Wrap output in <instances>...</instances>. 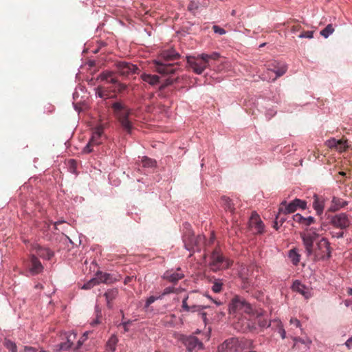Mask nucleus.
Instances as JSON below:
<instances>
[{
	"label": "nucleus",
	"mask_w": 352,
	"mask_h": 352,
	"mask_svg": "<svg viewBox=\"0 0 352 352\" xmlns=\"http://www.w3.org/2000/svg\"><path fill=\"white\" fill-rule=\"evenodd\" d=\"M305 253L307 256H314L315 261L327 260L331 256V248L327 239L323 237L317 243V247L314 249L313 238L309 234H300Z\"/></svg>",
	"instance_id": "f257e3e1"
},
{
	"label": "nucleus",
	"mask_w": 352,
	"mask_h": 352,
	"mask_svg": "<svg viewBox=\"0 0 352 352\" xmlns=\"http://www.w3.org/2000/svg\"><path fill=\"white\" fill-rule=\"evenodd\" d=\"M179 57L180 54L173 48L162 51L159 58L153 61L155 65V70L164 75L175 74L179 69L178 66L167 62L177 60Z\"/></svg>",
	"instance_id": "f03ea898"
},
{
	"label": "nucleus",
	"mask_w": 352,
	"mask_h": 352,
	"mask_svg": "<svg viewBox=\"0 0 352 352\" xmlns=\"http://www.w3.org/2000/svg\"><path fill=\"white\" fill-rule=\"evenodd\" d=\"M111 107L122 129L126 133H131L133 129L132 122L129 119L131 109L120 102H113Z\"/></svg>",
	"instance_id": "7ed1b4c3"
},
{
	"label": "nucleus",
	"mask_w": 352,
	"mask_h": 352,
	"mask_svg": "<svg viewBox=\"0 0 352 352\" xmlns=\"http://www.w3.org/2000/svg\"><path fill=\"white\" fill-rule=\"evenodd\" d=\"M252 345V342L251 340L231 338L225 340L218 346V352H238L246 347H251Z\"/></svg>",
	"instance_id": "20e7f679"
},
{
	"label": "nucleus",
	"mask_w": 352,
	"mask_h": 352,
	"mask_svg": "<svg viewBox=\"0 0 352 352\" xmlns=\"http://www.w3.org/2000/svg\"><path fill=\"white\" fill-rule=\"evenodd\" d=\"M230 314H251L253 313L252 305L243 297L236 295L230 300L228 306Z\"/></svg>",
	"instance_id": "39448f33"
},
{
	"label": "nucleus",
	"mask_w": 352,
	"mask_h": 352,
	"mask_svg": "<svg viewBox=\"0 0 352 352\" xmlns=\"http://www.w3.org/2000/svg\"><path fill=\"white\" fill-rule=\"evenodd\" d=\"M232 265L230 260L225 257L219 249H215L212 251L209 266L213 272L228 269Z\"/></svg>",
	"instance_id": "423d86ee"
},
{
	"label": "nucleus",
	"mask_w": 352,
	"mask_h": 352,
	"mask_svg": "<svg viewBox=\"0 0 352 352\" xmlns=\"http://www.w3.org/2000/svg\"><path fill=\"white\" fill-rule=\"evenodd\" d=\"M329 224L337 229L346 230L352 224L351 217L346 212H340L328 217Z\"/></svg>",
	"instance_id": "0eeeda50"
},
{
	"label": "nucleus",
	"mask_w": 352,
	"mask_h": 352,
	"mask_svg": "<svg viewBox=\"0 0 352 352\" xmlns=\"http://www.w3.org/2000/svg\"><path fill=\"white\" fill-rule=\"evenodd\" d=\"M184 242L185 248L188 251L200 252L205 243V236L201 234L195 236L193 234L185 235Z\"/></svg>",
	"instance_id": "6e6552de"
},
{
	"label": "nucleus",
	"mask_w": 352,
	"mask_h": 352,
	"mask_svg": "<svg viewBox=\"0 0 352 352\" xmlns=\"http://www.w3.org/2000/svg\"><path fill=\"white\" fill-rule=\"evenodd\" d=\"M76 338V333L74 332H69L66 334L67 342H61L59 344L56 346V349L59 352H78V349H79L83 344V342L86 340V338L81 337L80 339L77 342V346L74 349L69 350L72 345L73 344V342L75 340Z\"/></svg>",
	"instance_id": "1a4fd4ad"
},
{
	"label": "nucleus",
	"mask_w": 352,
	"mask_h": 352,
	"mask_svg": "<svg viewBox=\"0 0 352 352\" xmlns=\"http://www.w3.org/2000/svg\"><path fill=\"white\" fill-rule=\"evenodd\" d=\"M306 207L307 202L300 199H294L288 204H287V201L284 200L280 203L278 208L279 214L293 213L296 211L298 208L305 209Z\"/></svg>",
	"instance_id": "9d476101"
},
{
	"label": "nucleus",
	"mask_w": 352,
	"mask_h": 352,
	"mask_svg": "<svg viewBox=\"0 0 352 352\" xmlns=\"http://www.w3.org/2000/svg\"><path fill=\"white\" fill-rule=\"evenodd\" d=\"M187 63L192 71L199 75L210 66L206 60L201 58L200 54L196 56H188Z\"/></svg>",
	"instance_id": "9b49d317"
},
{
	"label": "nucleus",
	"mask_w": 352,
	"mask_h": 352,
	"mask_svg": "<svg viewBox=\"0 0 352 352\" xmlns=\"http://www.w3.org/2000/svg\"><path fill=\"white\" fill-rule=\"evenodd\" d=\"M180 340L188 352L204 349V344L195 336H182Z\"/></svg>",
	"instance_id": "f8f14e48"
},
{
	"label": "nucleus",
	"mask_w": 352,
	"mask_h": 352,
	"mask_svg": "<svg viewBox=\"0 0 352 352\" xmlns=\"http://www.w3.org/2000/svg\"><path fill=\"white\" fill-rule=\"evenodd\" d=\"M249 227L254 234H262L265 230L264 223L256 212H253L250 217Z\"/></svg>",
	"instance_id": "ddd939ff"
},
{
	"label": "nucleus",
	"mask_w": 352,
	"mask_h": 352,
	"mask_svg": "<svg viewBox=\"0 0 352 352\" xmlns=\"http://www.w3.org/2000/svg\"><path fill=\"white\" fill-rule=\"evenodd\" d=\"M287 69V67L285 63H280L274 62V65L273 67L267 69V73L272 72L276 74V76L274 78H272V80L273 81H274L277 78L280 77L283 75H284L286 73ZM261 78L263 80H268L269 81L271 80V78L267 77L266 76V74H265V73L262 74Z\"/></svg>",
	"instance_id": "4468645a"
},
{
	"label": "nucleus",
	"mask_w": 352,
	"mask_h": 352,
	"mask_svg": "<svg viewBox=\"0 0 352 352\" xmlns=\"http://www.w3.org/2000/svg\"><path fill=\"white\" fill-rule=\"evenodd\" d=\"M292 289L300 294L305 299H309L312 296L311 289L302 284L299 280L294 281Z\"/></svg>",
	"instance_id": "2eb2a0df"
},
{
	"label": "nucleus",
	"mask_w": 352,
	"mask_h": 352,
	"mask_svg": "<svg viewBox=\"0 0 352 352\" xmlns=\"http://www.w3.org/2000/svg\"><path fill=\"white\" fill-rule=\"evenodd\" d=\"M184 277V274L182 271L181 268L178 267L176 271L167 270L166 271L163 276L162 278L168 280L170 283H176L179 280L182 279Z\"/></svg>",
	"instance_id": "dca6fc26"
},
{
	"label": "nucleus",
	"mask_w": 352,
	"mask_h": 352,
	"mask_svg": "<svg viewBox=\"0 0 352 352\" xmlns=\"http://www.w3.org/2000/svg\"><path fill=\"white\" fill-rule=\"evenodd\" d=\"M117 67L120 74L124 76L135 74L138 70V67L135 65L127 62H119L117 64Z\"/></svg>",
	"instance_id": "f3484780"
},
{
	"label": "nucleus",
	"mask_w": 352,
	"mask_h": 352,
	"mask_svg": "<svg viewBox=\"0 0 352 352\" xmlns=\"http://www.w3.org/2000/svg\"><path fill=\"white\" fill-rule=\"evenodd\" d=\"M349 204L347 201L343 200L339 197L333 196L332 197L330 206L327 211L330 212H336L342 208H344Z\"/></svg>",
	"instance_id": "a211bd4d"
},
{
	"label": "nucleus",
	"mask_w": 352,
	"mask_h": 352,
	"mask_svg": "<svg viewBox=\"0 0 352 352\" xmlns=\"http://www.w3.org/2000/svg\"><path fill=\"white\" fill-rule=\"evenodd\" d=\"M253 267L249 266L248 267H242L239 272V276L243 283V288L247 289L251 285V278L252 274H249V272L252 271Z\"/></svg>",
	"instance_id": "6ab92c4d"
},
{
	"label": "nucleus",
	"mask_w": 352,
	"mask_h": 352,
	"mask_svg": "<svg viewBox=\"0 0 352 352\" xmlns=\"http://www.w3.org/2000/svg\"><path fill=\"white\" fill-rule=\"evenodd\" d=\"M313 199V208L318 215H321L324 211L325 199L324 197H320L316 194L314 195Z\"/></svg>",
	"instance_id": "aec40b11"
},
{
	"label": "nucleus",
	"mask_w": 352,
	"mask_h": 352,
	"mask_svg": "<svg viewBox=\"0 0 352 352\" xmlns=\"http://www.w3.org/2000/svg\"><path fill=\"white\" fill-rule=\"evenodd\" d=\"M43 270V267L40 261L36 256L32 255L30 258V273L32 275H36L41 273Z\"/></svg>",
	"instance_id": "412c9836"
},
{
	"label": "nucleus",
	"mask_w": 352,
	"mask_h": 352,
	"mask_svg": "<svg viewBox=\"0 0 352 352\" xmlns=\"http://www.w3.org/2000/svg\"><path fill=\"white\" fill-rule=\"evenodd\" d=\"M188 299V296H186L182 300V309L186 312H191V313L198 312V313H199L201 311H203L204 309L206 308V306L197 305L189 306L187 303Z\"/></svg>",
	"instance_id": "4be33fe9"
},
{
	"label": "nucleus",
	"mask_w": 352,
	"mask_h": 352,
	"mask_svg": "<svg viewBox=\"0 0 352 352\" xmlns=\"http://www.w3.org/2000/svg\"><path fill=\"white\" fill-rule=\"evenodd\" d=\"M33 248L37 255L44 259L50 260L54 256V252L49 248L41 247L38 244L34 245Z\"/></svg>",
	"instance_id": "5701e85b"
},
{
	"label": "nucleus",
	"mask_w": 352,
	"mask_h": 352,
	"mask_svg": "<svg viewBox=\"0 0 352 352\" xmlns=\"http://www.w3.org/2000/svg\"><path fill=\"white\" fill-rule=\"evenodd\" d=\"M103 134V126L102 125L97 126L94 128L92 135L89 140L91 143L98 145L101 143L100 138Z\"/></svg>",
	"instance_id": "b1692460"
},
{
	"label": "nucleus",
	"mask_w": 352,
	"mask_h": 352,
	"mask_svg": "<svg viewBox=\"0 0 352 352\" xmlns=\"http://www.w3.org/2000/svg\"><path fill=\"white\" fill-rule=\"evenodd\" d=\"M98 79L106 81L107 83H117V79L113 76V73L111 71H104L98 76Z\"/></svg>",
	"instance_id": "393cba45"
},
{
	"label": "nucleus",
	"mask_w": 352,
	"mask_h": 352,
	"mask_svg": "<svg viewBox=\"0 0 352 352\" xmlns=\"http://www.w3.org/2000/svg\"><path fill=\"white\" fill-rule=\"evenodd\" d=\"M118 291L117 289H111L107 290L104 296L105 297L107 305L109 308L112 307L111 302L114 300L118 296Z\"/></svg>",
	"instance_id": "a878e982"
},
{
	"label": "nucleus",
	"mask_w": 352,
	"mask_h": 352,
	"mask_svg": "<svg viewBox=\"0 0 352 352\" xmlns=\"http://www.w3.org/2000/svg\"><path fill=\"white\" fill-rule=\"evenodd\" d=\"M96 278L98 279V283H111L113 282V279L111 275L109 273H103L102 272L98 271L96 274Z\"/></svg>",
	"instance_id": "bb28decb"
},
{
	"label": "nucleus",
	"mask_w": 352,
	"mask_h": 352,
	"mask_svg": "<svg viewBox=\"0 0 352 352\" xmlns=\"http://www.w3.org/2000/svg\"><path fill=\"white\" fill-rule=\"evenodd\" d=\"M141 78L143 81L148 83L151 85H155L160 82V78L157 75L142 74L141 75Z\"/></svg>",
	"instance_id": "cd10ccee"
},
{
	"label": "nucleus",
	"mask_w": 352,
	"mask_h": 352,
	"mask_svg": "<svg viewBox=\"0 0 352 352\" xmlns=\"http://www.w3.org/2000/svg\"><path fill=\"white\" fill-rule=\"evenodd\" d=\"M222 206H223L224 209L227 211L230 212L231 213H233L234 211V204L232 201L227 197H222Z\"/></svg>",
	"instance_id": "c85d7f7f"
},
{
	"label": "nucleus",
	"mask_w": 352,
	"mask_h": 352,
	"mask_svg": "<svg viewBox=\"0 0 352 352\" xmlns=\"http://www.w3.org/2000/svg\"><path fill=\"white\" fill-rule=\"evenodd\" d=\"M288 257L290 258L294 265H297L300 262V255L296 249H292L288 252Z\"/></svg>",
	"instance_id": "c756f323"
},
{
	"label": "nucleus",
	"mask_w": 352,
	"mask_h": 352,
	"mask_svg": "<svg viewBox=\"0 0 352 352\" xmlns=\"http://www.w3.org/2000/svg\"><path fill=\"white\" fill-rule=\"evenodd\" d=\"M200 57L204 60H206L210 65V62L212 60H217L220 57V54L218 52H212V54H208L205 53L200 54Z\"/></svg>",
	"instance_id": "7c9ffc66"
},
{
	"label": "nucleus",
	"mask_w": 352,
	"mask_h": 352,
	"mask_svg": "<svg viewBox=\"0 0 352 352\" xmlns=\"http://www.w3.org/2000/svg\"><path fill=\"white\" fill-rule=\"evenodd\" d=\"M141 163L143 167L153 168L156 166V161L144 156L141 160Z\"/></svg>",
	"instance_id": "2f4dec72"
},
{
	"label": "nucleus",
	"mask_w": 352,
	"mask_h": 352,
	"mask_svg": "<svg viewBox=\"0 0 352 352\" xmlns=\"http://www.w3.org/2000/svg\"><path fill=\"white\" fill-rule=\"evenodd\" d=\"M293 340L294 341L295 343H301L302 344H305L307 346V349H310V345L312 343L311 340L308 337L305 338H300V337H295V338H294Z\"/></svg>",
	"instance_id": "473e14b6"
},
{
	"label": "nucleus",
	"mask_w": 352,
	"mask_h": 352,
	"mask_svg": "<svg viewBox=\"0 0 352 352\" xmlns=\"http://www.w3.org/2000/svg\"><path fill=\"white\" fill-rule=\"evenodd\" d=\"M5 347L11 352H17V346L15 342L10 340L5 339L3 341Z\"/></svg>",
	"instance_id": "72a5a7b5"
},
{
	"label": "nucleus",
	"mask_w": 352,
	"mask_h": 352,
	"mask_svg": "<svg viewBox=\"0 0 352 352\" xmlns=\"http://www.w3.org/2000/svg\"><path fill=\"white\" fill-rule=\"evenodd\" d=\"M98 279L96 278V276L94 278H92L89 281L85 283L81 288L82 289H90L91 288L94 287L95 285H98Z\"/></svg>",
	"instance_id": "f704fd0d"
},
{
	"label": "nucleus",
	"mask_w": 352,
	"mask_h": 352,
	"mask_svg": "<svg viewBox=\"0 0 352 352\" xmlns=\"http://www.w3.org/2000/svg\"><path fill=\"white\" fill-rule=\"evenodd\" d=\"M334 31L331 24H329L320 32V34L325 38H328Z\"/></svg>",
	"instance_id": "c9c22d12"
},
{
	"label": "nucleus",
	"mask_w": 352,
	"mask_h": 352,
	"mask_svg": "<svg viewBox=\"0 0 352 352\" xmlns=\"http://www.w3.org/2000/svg\"><path fill=\"white\" fill-rule=\"evenodd\" d=\"M162 296H160V295L149 296L146 300V302L144 305V309H147L149 307V306L152 303H153L155 301H156L157 300H162Z\"/></svg>",
	"instance_id": "e433bc0d"
},
{
	"label": "nucleus",
	"mask_w": 352,
	"mask_h": 352,
	"mask_svg": "<svg viewBox=\"0 0 352 352\" xmlns=\"http://www.w3.org/2000/svg\"><path fill=\"white\" fill-rule=\"evenodd\" d=\"M118 342V338L116 336H111L107 342V347L111 351H114L116 350V346Z\"/></svg>",
	"instance_id": "4c0bfd02"
},
{
	"label": "nucleus",
	"mask_w": 352,
	"mask_h": 352,
	"mask_svg": "<svg viewBox=\"0 0 352 352\" xmlns=\"http://www.w3.org/2000/svg\"><path fill=\"white\" fill-rule=\"evenodd\" d=\"M223 283L221 280H215L212 286V290L214 293H219L222 289Z\"/></svg>",
	"instance_id": "58836bf2"
},
{
	"label": "nucleus",
	"mask_w": 352,
	"mask_h": 352,
	"mask_svg": "<svg viewBox=\"0 0 352 352\" xmlns=\"http://www.w3.org/2000/svg\"><path fill=\"white\" fill-rule=\"evenodd\" d=\"M326 145L332 148H336L339 145V140H336L335 138H331L326 141L325 142Z\"/></svg>",
	"instance_id": "ea45409f"
},
{
	"label": "nucleus",
	"mask_w": 352,
	"mask_h": 352,
	"mask_svg": "<svg viewBox=\"0 0 352 352\" xmlns=\"http://www.w3.org/2000/svg\"><path fill=\"white\" fill-rule=\"evenodd\" d=\"M274 322H277V325L278 326V333H280L281 338L285 339L286 337V332L283 328L282 322L280 320H274Z\"/></svg>",
	"instance_id": "a19ab883"
},
{
	"label": "nucleus",
	"mask_w": 352,
	"mask_h": 352,
	"mask_svg": "<svg viewBox=\"0 0 352 352\" xmlns=\"http://www.w3.org/2000/svg\"><path fill=\"white\" fill-rule=\"evenodd\" d=\"M330 234L332 238L342 239L344 236V230H340L339 231H331Z\"/></svg>",
	"instance_id": "79ce46f5"
},
{
	"label": "nucleus",
	"mask_w": 352,
	"mask_h": 352,
	"mask_svg": "<svg viewBox=\"0 0 352 352\" xmlns=\"http://www.w3.org/2000/svg\"><path fill=\"white\" fill-rule=\"evenodd\" d=\"M315 221H316V219L314 217L309 216V217L305 218V221H304L302 226L308 227V226H311V224L314 223Z\"/></svg>",
	"instance_id": "37998d69"
},
{
	"label": "nucleus",
	"mask_w": 352,
	"mask_h": 352,
	"mask_svg": "<svg viewBox=\"0 0 352 352\" xmlns=\"http://www.w3.org/2000/svg\"><path fill=\"white\" fill-rule=\"evenodd\" d=\"M305 218L303 216H302L299 213H296V214L293 215L292 219L294 221L299 223L302 226L303 225Z\"/></svg>",
	"instance_id": "c03bdc74"
},
{
	"label": "nucleus",
	"mask_w": 352,
	"mask_h": 352,
	"mask_svg": "<svg viewBox=\"0 0 352 352\" xmlns=\"http://www.w3.org/2000/svg\"><path fill=\"white\" fill-rule=\"evenodd\" d=\"M175 292V289L174 287H167L163 290L162 294H160V295L162 296V298H163L165 296L172 294V293H174Z\"/></svg>",
	"instance_id": "a18cd8bd"
},
{
	"label": "nucleus",
	"mask_w": 352,
	"mask_h": 352,
	"mask_svg": "<svg viewBox=\"0 0 352 352\" xmlns=\"http://www.w3.org/2000/svg\"><path fill=\"white\" fill-rule=\"evenodd\" d=\"M348 145L346 141L339 140V145L336 147V149L340 152L344 151L347 148Z\"/></svg>",
	"instance_id": "49530a36"
},
{
	"label": "nucleus",
	"mask_w": 352,
	"mask_h": 352,
	"mask_svg": "<svg viewBox=\"0 0 352 352\" xmlns=\"http://www.w3.org/2000/svg\"><path fill=\"white\" fill-rule=\"evenodd\" d=\"M299 38H312L314 37V32L313 31H306L302 32L299 36Z\"/></svg>",
	"instance_id": "de8ad7c7"
},
{
	"label": "nucleus",
	"mask_w": 352,
	"mask_h": 352,
	"mask_svg": "<svg viewBox=\"0 0 352 352\" xmlns=\"http://www.w3.org/2000/svg\"><path fill=\"white\" fill-rule=\"evenodd\" d=\"M113 85H115L116 88L118 92H122L126 89V85L125 84L118 82V80L117 83H113Z\"/></svg>",
	"instance_id": "09e8293b"
},
{
	"label": "nucleus",
	"mask_w": 352,
	"mask_h": 352,
	"mask_svg": "<svg viewBox=\"0 0 352 352\" xmlns=\"http://www.w3.org/2000/svg\"><path fill=\"white\" fill-rule=\"evenodd\" d=\"M212 28H213L214 32L216 34H219L220 35H223L226 33V30L223 28H221L218 25H213Z\"/></svg>",
	"instance_id": "8fccbe9b"
},
{
	"label": "nucleus",
	"mask_w": 352,
	"mask_h": 352,
	"mask_svg": "<svg viewBox=\"0 0 352 352\" xmlns=\"http://www.w3.org/2000/svg\"><path fill=\"white\" fill-rule=\"evenodd\" d=\"M94 145L95 144L94 143H91V141H89V142L87 144V145L84 147V148L82 150L83 153H91L93 151L91 147Z\"/></svg>",
	"instance_id": "3c124183"
},
{
	"label": "nucleus",
	"mask_w": 352,
	"mask_h": 352,
	"mask_svg": "<svg viewBox=\"0 0 352 352\" xmlns=\"http://www.w3.org/2000/svg\"><path fill=\"white\" fill-rule=\"evenodd\" d=\"M289 322L291 324L294 325L296 327L301 328L300 321L296 318H292L289 320Z\"/></svg>",
	"instance_id": "603ef678"
},
{
	"label": "nucleus",
	"mask_w": 352,
	"mask_h": 352,
	"mask_svg": "<svg viewBox=\"0 0 352 352\" xmlns=\"http://www.w3.org/2000/svg\"><path fill=\"white\" fill-rule=\"evenodd\" d=\"M199 8V3L197 0H192L190 2L188 8L190 10H196Z\"/></svg>",
	"instance_id": "864d4df0"
},
{
	"label": "nucleus",
	"mask_w": 352,
	"mask_h": 352,
	"mask_svg": "<svg viewBox=\"0 0 352 352\" xmlns=\"http://www.w3.org/2000/svg\"><path fill=\"white\" fill-rule=\"evenodd\" d=\"M24 351L25 352H46L43 349H41L39 351H38V349H36V348H34V347H32V346H25L24 347Z\"/></svg>",
	"instance_id": "5fc2aeb1"
},
{
	"label": "nucleus",
	"mask_w": 352,
	"mask_h": 352,
	"mask_svg": "<svg viewBox=\"0 0 352 352\" xmlns=\"http://www.w3.org/2000/svg\"><path fill=\"white\" fill-rule=\"evenodd\" d=\"M304 234H309L313 238V240H314V241L318 236V234L315 231H311V229H310V230L308 232L304 233Z\"/></svg>",
	"instance_id": "6e6d98bb"
},
{
	"label": "nucleus",
	"mask_w": 352,
	"mask_h": 352,
	"mask_svg": "<svg viewBox=\"0 0 352 352\" xmlns=\"http://www.w3.org/2000/svg\"><path fill=\"white\" fill-rule=\"evenodd\" d=\"M176 80H177V78L173 79L170 78H168L167 79H166L164 82L166 85V86H168V85L173 84Z\"/></svg>",
	"instance_id": "4d7b16f0"
},
{
	"label": "nucleus",
	"mask_w": 352,
	"mask_h": 352,
	"mask_svg": "<svg viewBox=\"0 0 352 352\" xmlns=\"http://www.w3.org/2000/svg\"><path fill=\"white\" fill-rule=\"evenodd\" d=\"M199 314L201 317V319L203 320L205 324H206V321H207V314L206 312H204V311H201L199 312Z\"/></svg>",
	"instance_id": "13d9d810"
},
{
	"label": "nucleus",
	"mask_w": 352,
	"mask_h": 352,
	"mask_svg": "<svg viewBox=\"0 0 352 352\" xmlns=\"http://www.w3.org/2000/svg\"><path fill=\"white\" fill-rule=\"evenodd\" d=\"M280 214H279V212L278 213V214H276V220L274 221V228L276 229V230H278L279 228L278 227V217L280 216Z\"/></svg>",
	"instance_id": "bf43d9fd"
},
{
	"label": "nucleus",
	"mask_w": 352,
	"mask_h": 352,
	"mask_svg": "<svg viewBox=\"0 0 352 352\" xmlns=\"http://www.w3.org/2000/svg\"><path fill=\"white\" fill-rule=\"evenodd\" d=\"M345 345L348 349L352 348V337L349 338L345 342Z\"/></svg>",
	"instance_id": "052dcab7"
},
{
	"label": "nucleus",
	"mask_w": 352,
	"mask_h": 352,
	"mask_svg": "<svg viewBox=\"0 0 352 352\" xmlns=\"http://www.w3.org/2000/svg\"><path fill=\"white\" fill-rule=\"evenodd\" d=\"M100 323V321H99V319L98 318H97L96 319L94 320L91 322V326H95V325H97L98 324Z\"/></svg>",
	"instance_id": "680f3d73"
},
{
	"label": "nucleus",
	"mask_w": 352,
	"mask_h": 352,
	"mask_svg": "<svg viewBox=\"0 0 352 352\" xmlns=\"http://www.w3.org/2000/svg\"><path fill=\"white\" fill-rule=\"evenodd\" d=\"M285 221V217H281L280 215L278 217V221L280 223V225H282Z\"/></svg>",
	"instance_id": "e2e57ef3"
},
{
	"label": "nucleus",
	"mask_w": 352,
	"mask_h": 352,
	"mask_svg": "<svg viewBox=\"0 0 352 352\" xmlns=\"http://www.w3.org/2000/svg\"><path fill=\"white\" fill-rule=\"evenodd\" d=\"M166 87H167V86H166V85L165 84V82H163V83H162V84L160 85V88H159V89H160V90H161V91H162V90H164Z\"/></svg>",
	"instance_id": "0e129e2a"
},
{
	"label": "nucleus",
	"mask_w": 352,
	"mask_h": 352,
	"mask_svg": "<svg viewBox=\"0 0 352 352\" xmlns=\"http://www.w3.org/2000/svg\"><path fill=\"white\" fill-rule=\"evenodd\" d=\"M129 322H124L122 323V324L123 325L124 328V331H127V325H128Z\"/></svg>",
	"instance_id": "69168bd1"
},
{
	"label": "nucleus",
	"mask_w": 352,
	"mask_h": 352,
	"mask_svg": "<svg viewBox=\"0 0 352 352\" xmlns=\"http://www.w3.org/2000/svg\"><path fill=\"white\" fill-rule=\"evenodd\" d=\"M96 94L99 98H102L103 97V94L101 91H96Z\"/></svg>",
	"instance_id": "338daca9"
},
{
	"label": "nucleus",
	"mask_w": 352,
	"mask_h": 352,
	"mask_svg": "<svg viewBox=\"0 0 352 352\" xmlns=\"http://www.w3.org/2000/svg\"><path fill=\"white\" fill-rule=\"evenodd\" d=\"M348 294L352 296V287L348 289Z\"/></svg>",
	"instance_id": "774afa93"
}]
</instances>
